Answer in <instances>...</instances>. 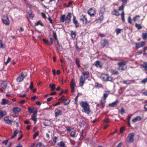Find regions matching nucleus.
Instances as JSON below:
<instances>
[{
	"mask_svg": "<svg viewBox=\"0 0 147 147\" xmlns=\"http://www.w3.org/2000/svg\"><path fill=\"white\" fill-rule=\"evenodd\" d=\"M50 41V45H52L53 44V39L52 38H49Z\"/></svg>",
	"mask_w": 147,
	"mask_h": 147,
	"instance_id": "864d4df0",
	"label": "nucleus"
},
{
	"mask_svg": "<svg viewBox=\"0 0 147 147\" xmlns=\"http://www.w3.org/2000/svg\"><path fill=\"white\" fill-rule=\"evenodd\" d=\"M11 59L10 57H8L7 61L5 62V65H7L11 61Z\"/></svg>",
	"mask_w": 147,
	"mask_h": 147,
	"instance_id": "79ce46f5",
	"label": "nucleus"
},
{
	"mask_svg": "<svg viewBox=\"0 0 147 147\" xmlns=\"http://www.w3.org/2000/svg\"><path fill=\"white\" fill-rule=\"evenodd\" d=\"M21 111V109L18 107L14 108L13 109V111L15 113L19 112Z\"/></svg>",
	"mask_w": 147,
	"mask_h": 147,
	"instance_id": "b1692460",
	"label": "nucleus"
},
{
	"mask_svg": "<svg viewBox=\"0 0 147 147\" xmlns=\"http://www.w3.org/2000/svg\"><path fill=\"white\" fill-rule=\"evenodd\" d=\"M1 104L2 105H5L6 104H9L10 103H9V101L8 100L3 98L2 100Z\"/></svg>",
	"mask_w": 147,
	"mask_h": 147,
	"instance_id": "4468645a",
	"label": "nucleus"
},
{
	"mask_svg": "<svg viewBox=\"0 0 147 147\" xmlns=\"http://www.w3.org/2000/svg\"><path fill=\"white\" fill-rule=\"evenodd\" d=\"M117 69L119 70H121V71H124L125 70L123 67H122L120 66H119L117 68Z\"/></svg>",
	"mask_w": 147,
	"mask_h": 147,
	"instance_id": "49530a36",
	"label": "nucleus"
},
{
	"mask_svg": "<svg viewBox=\"0 0 147 147\" xmlns=\"http://www.w3.org/2000/svg\"><path fill=\"white\" fill-rule=\"evenodd\" d=\"M33 88V85L32 82H31V84L30 86V88L31 90H32Z\"/></svg>",
	"mask_w": 147,
	"mask_h": 147,
	"instance_id": "6e6d98bb",
	"label": "nucleus"
},
{
	"mask_svg": "<svg viewBox=\"0 0 147 147\" xmlns=\"http://www.w3.org/2000/svg\"><path fill=\"white\" fill-rule=\"evenodd\" d=\"M0 48H4V46H3L2 42H1V41H0Z\"/></svg>",
	"mask_w": 147,
	"mask_h": 147,
	"instance_id": "4d7b16f0",
	"label": "nucleus"
},
{
	"mask_svg": "<svg viewBox=\"0 0 147 147\" xmlns=\"http://www.w3.org/2000/svg\"><path fill=\"white\" fill-rule=\"evenodd\" d=\"M108 94L107 93H104L103 95L104 99L105 100L108 96Z\"/></svg>",
	"mask_w": 147,
	"mask_h": 147,
	"instance_id": "a18cd8bd",
	"label": "nucleus"
},
{
	"mask_svg": "<svg viewBox=\"0 0 147 147\" xmlns=\"http://www.w3.org/2000/svg\"><path fill=\"white\" fill-rule=\"evenodd\" d=\"M48 20L51 23V24H52L53 23L52 20V19H51L50 16H49V18H48Z\"/></svg>",
	"mask_w": 147,
	"mask_h": 147,
	"instance_id": "680f3d73",
	"label": "nucleus"
},
{
	"mask_svg": "<svg viewBox=\"0 0 147 147\" xmlns=\"http://www.w3.org/2000/svg\"><path fill=\"white\" fill-rule=\"evenodd\" d=\"M73 23L75 24V26L76 28L78 27L79 26V24L78 23L77 20L76 19L75 17L74 16L73 17Z\"/></svg>",
	"mask_w": 147,
	"mask_h": 147,
	"instance_id": "f8f14e48",
	"label": "nucleus"
},
{
	"mask_svg": "<svg viewBox=\"0 0 147 147\" xmlns=\"http://www.w3.org/2000/svg\"><path fill=\"white\" fill-rule=\"evenodd\" d=\"M123 83L126 84H130V82L128 80H124L123 81Z\"/></svg>",
	"mask_w": 147,
	"mask_h": 147,
	"instance_id": "3c124183",
	"label": "nucleus"
},
{
	"mask_svg": "<svg viewBox=\"0 0 147 147\" xmlns=\"http://www.w3.org/2000/svg\"><path fill=\"white\" fill-rule=\"evenodd\" d=\"M141 119V117L139 116H138L133 119L132 121L133 122H135L138 121H140Z\"/></svg>",
	"mask_w": 147,
	"mask_h": 147,
	"instance_id": "aec40b11",
	"label": "nucleus"
},
{
	"mask_svg": "<svg viewBox=\"0 0 147 147\" xmlns=\"http://www.w3.org/2000/svg\"><path fill=\"white\" fill-rule=\"evenodd\" d=\"M65 98H64V96H63L62 97H61L58 100H62V101H64L65 100Z\"/></svg>",
	"mask_w": 147,
	"mask_h": 147,
	"instance_id": "0e129e2a",
	"label": "nucleus"
},
{
	"mask_svg": "<svg viewBox=\"0 0 147 147\" xmlns=\"http://www.w3.org/2000/svg\"><path fill=\"white\" fill-rule=\"evenodd\" d=\"M57 138V137L56 136H55L54 138L53 139V142H54L55 143H56V140Z\"/></svg>",
	"mask_w": 147,
	"mask_h": 147,
	"instance_id": "5fc2aeb1",
	"label": "nucleus"
},
{
	"mask_svg": "<svg viewBox=\"0 0 147 147\" xmlns=\"http://www.w3.org/2000/svg\"><path fill=\"white\" fill-rule=\"evenodd\" d=\"M58 47L59 50L60 51H61L63 49L62 46L60 45L59 44H58Z\"/></svg>",
	"mask_w": 147,
	"mask_h": 147,
	"instance_id": "13d9d810",
	"label": "nucleus"
},
{
	"mask_svg": "<svg viewBox=\"0 0 147 147\" xmlns=\"http://www.w3.org/2000/svg\"><path fill=\"white\" fill-rule=\"evenodd\" d=\"M106 81H111L112 80V78L111 77H108L107 76H106V79H105Z\"/></svg>",
	"mask_w": 147,
	"mask_h": 147,
	"instance_id": "473e14b6",
	"label": "nucleus"
},
{
	"mask_svg": "<svg viewBox=\"0 0 147 147\" xmlns=\"http://www.w3.org/2000/svg\"><path fill=\"white\" fill-rule=\"evenodd\" d=\"M19 135H20V136L18 138V140H20L23 137V135L22 134V131H20Z\"/></svg>",
	"mask_w": 147,
	"mask_h": 147,
	"instance_id": "e433bc0d",
	"label": "nucleus"
},
{
	"mask_svg": "<svg viewBox=\"0 0 147 147\" xmlns=\"http://www.w3.org/2000/svg\"><path fill=\"white\" fill-rule=\"evenodd\" d=\"M109 122V119H107L104 120V122L105 123H108Z\"/></svg>",
	"mask_w": 147,
	"mask_h": 147,
	"instance_id": "bf43d9fd",
	"label": "nucleus"
},
{
	"mask_svg": "<svg viewBox=\"0 0 147 147\" xmlns=\"http://www.w3.org/2000/svg\"><path fill=\"white\" fill-rule=\"evenodd\" d=\"M3 23L7 25H8L9 24V21L8 19V17L7 16L4 17L2 19Z\"/></svg>",
	"mask_w": 147,
	"mask_h": 147,
	"instance_id": "39448f33",
	"label": "nucleus"
},
{
	"mask_svg": "<svg viewBox=\"0 0 147 147\" xmlns=\"http://www.w3.org/2000/svg\"><path fill=\"white\" fill-rule=\"evenodd\" d=\"M135 135V133L133 132L128 134L127 138V141L129 143L132 142L134 140V138Z\"/></svg>",
	"mask_w": 147,
	"mask_h": 147,
	"instance_id": "f03ea898",
	"label": "nucleus"
},
{
	"mask_svg": "<svg viewBox=\"0 0 147 147\" xmlns=\"http://www.w3.org/2000/svg\"><path fill=\"white\" fill-rule=\"evenodd\" d=\"M82 74H83L85 78H86L87 79L88 77V74L89 72L88 71H84L83 72H82Z\"/></svg>",
	"mask_w": 147,
	"mask_h": 147,
	"instance_id": "412c9836",
	"label": "nucleus"
},
{
	"mask_svg": "<svg viewBox=\"0 0 147 147\" xmlns=\"http://www.w3.org/2000/svg\"><path fill=\"white\" fill-rule=\"evenodd\" d=\"M64 100V104L65 105H67L69 103V100L65 98V100Z\"/></svg>",
	"mask_w": 147,
	"mask_h": 147,
	"instance_id": "72a5a7b5",
	"label": "nucleus"
},
{
	"mask_svg": "<svg viewBox=\"0 0 147 147\" xmlns=\"http://www.w3.org/2000/svg\"><path fill=\"white\" fill-rule=\"evenodd\" d=\"M65 15H63L61 16L60 18V20L62 22H64L65 20Z\"/></svg>",
	"mask_w": 147,
	"mask_h": 147,
	"instance_id": "393cba45",
	"label": "nucleus"
},
{
	"mask_svg": "<svg viewBox=\"0 0 147 147\" xmlns=\"http://www.w3.org/2000/svg\"><path fill=\"white\" fill-rule=\"evenodd\" d=\"M142 67L147 71V64L142 65Z\"/></svg>",
	"mask_w": 147,
	"mask_h": 147,
	"instance_id": "052dcab7",
	"label": "nucleus"
},
{
	"mask_svg": "<svg viewBox=\"0 0 147 147\" xmlns=\"http://www.w3.org/2000/svg\"><path fill=\"white\" fill-rule=\"evenodd\" d=\"M84 82V79L82 76H81L80 78V86H82Z\"/></svg>",
	"mask_w": 147,
	"mask_h": 147,
	"instance_id": "2eb2a0df",
	"label": "nucleus"
},
{
	"mask_svg": "<svg viewBox=\"0 0 147 147\" xmlns=\"http://www.w3.org/2000/svg\"><path fill=\"white\" fill-rule=\"evenodd\" d=\"M53 98V97H49V98H48L47 99V102L50 101Z\"/></svg>",
	"mask_w": 147,
	"mask_h": 147,
	"instance_id": "774afa93",
	"label": "nucleus"
},
{
	"mask_svg": "<svg viewBox=\"0 0 147 147\" xmlns=\"http://www.w3.org/2000/svg\"><path fill=\"white\" fill-rule=\"evenodd\" d=\"M61 147H65V145L64 142L63 141H61L58 144Z\"/></svg>",
	"mask_w": 147,
	"mask_h": 147,
	"instance_id": "cd10ccee",
	"label": "nucleus"
},
{
	"mask_svg": "<svg viewBox=\"0 0 147 147\" xmlns=\"http://www.w3.org/2000/svg\"><path fill=\"white\" fill-rule=\"evenodd\" d=\"M127 62L125 61H122L121 62H119L117 63V65L119 66L122 67H123L126 64Z\"/></svg>",
	"mask_w": 147,
	"mask_h": 147,
	"instance_id": "dca6fc26",
	"label": "nucleus"
},
{
	"mask_svg": "<svg viewBox=\"0 0 147 147\" xmlns=\"http://www.w3.org/2000/svg\"><path fill=\"white\" fill-rule=\"evenodd\" d=\"M135 26L138 30L142 28V27L141 26V25L140 24L136 23Z\"/></svg>",
	"mask_w": 147,
	"mask_h": 147,
	"instance_id": "c85d7f7f",
	"label": "nucleus"
},
{
	"mask_svg": "<svg viewBox=\"0 0 147 147\" xmlns=\"http://www.w3.org/2000/svg\"><path fill=\"white\" fill-rule=\"evenodd\" d=\"M38 132H36L33 136V138L35 139L36 137L38 136Z\"/></svg>",
	"mask_w": 147,
	"mask_h": 147,
	"instance_id": "37998d69",
	"label": "nucleus"
},
{
	"mask_svg": "<svg viewBox=\"0 0 147 147\" xmlns=\"http://www.w3.org/2000/svg\"><path fill=\"white\" fill-rule=\"evenodd\" d=\"M113 12H115V13H114V14L116 15V16H118L120 15L119 13L115 10H114Z\"/></svg>",
	"mask_w": 147,
	"mask_h": 147,
	"instance_id": "ea45409f",
	"label": "nucleus"
},
{
	"mask_svg": "<svg viewBox=\"0 0 147 147\" xmlns=\"http://www.w3.org/2000/svg\"><path fill=\"white\" fill-rule=\"evenodd\" d=\"M128 22L129 23L131 24L132 23V22L131 21V18L130 16H129L128 19Z\"/></svg>",
	"mask_w": 147,
	"mask_h": 147,
	"instance_id": "09e8293b",
	"label": "nucleus"
},
{
	"mask_svg": "<svg viewBox=\"0 0 147 147\" xmlns=\"http://www.w3.org/2000/svg\"><path fill=\"white\" fill-rule=\"evenodd\" d=\"M55 116L57 117L61 115L62 111L58 109H56L55 111Z\"/></svg>",
	"mask_w": 147,
	"mask_h": 147,
	"instance_id": "6e6552de",
	"label": "nucleus"
},
{
	"mask_svg": "<svg viewBox=\"0 0 147 147\" xmlns=\"http://www.w3.org/2000/svg\"><path fill=\"white\" fill-rule=\"evenodd\" d=\"M105 11V8L103 7H101L99 10V14L101 16L100 17L101 20H102L103 19V16H102V14Z\"/></svg>",
	"mask_w": 147,
	"mask_h": 147,
	"instance_id": "1a4fd4ad",
	"label": "nucleus"
},
{
	"mask_svg": "<svg viewBox=\"0 0 147 147\" xmlns=\"http://www.w3.org/2000/svg\"><path fill=\"white\" fill-rule=\"evenodd\" d=\"M76 84L74 80L72 79L70 83V86L71 89V92H73L74 91V87Z\"/></svg>",
	"mask_w": 147,
	"mask_h": 147,
	"instance_id": "423d86ee",
	"label": "nucleus"
},
{
	"mask_svg": "<svg viewBox=\"0 0 147 147\" xmlns=\"http://www.w3.org/2000/svg\"><path fill=\"white\" fill-rule=\"evenodd\" d=\"M71 37L72 38H74L76 36V34L75 32H73V31H72L71 32Z\"/></svg>",
	"mask_w": 147,
	"mask_h": 147,
	"instance_id": "4c0bfd02",
	"label": "nucleus"
},
{
	"mask_svg": "<svg viewBox=\"0 0 147 147\" xmlns=\"http://www.w3.org/2000/svg\"><path fill=\"white\" fill-rule=\"evenodd\" d=\"M27 75V73L24 72L22 73L20 76H19L17 79V81L18 82H21L22 81L24 78L26 77Z\"/></svg>",
	"mask_w": 147,
	"mask_h": 147,
	"instance_id": "7ed1b4c3",
	"label": "nucleus"
},
{
	"mask_svg": "<svg viewBox=\"0 0 147 147\" xmlns=\"http://www.w3.org/2000/svg\"><path fill=\"white\" fill-rule=\"evenodd\" d=\"M142 38L144 40H147V33H143Z\"/></svg>",
	"mask_w": 147,
	"mask_h": 147,
	"instance_id": "5701e85b",
	"label": "nucleus"
},
{
	"mask_svg": "<svg viewBox=\"0 0 147 147\" xmlns=\"http://www.w3.org/2000/svg\"><path fill=\"white\" fill-rule=\"evenodd\" d=\"M125 129V127H121L120 129V132L121 133H123Z\"/></svg>",
	"mask_w": 147,
	"mask_h": 147,
	"instance_id": "de8ad7c7",
	"label": "nucleus"
},
{
	"mask_svg": "<svg viewBox=\"0 0 147 147\" xmlns=\"http://www.w3.org/2000/svg\"><path fill=\"white\" fill-rule=\"evenodd\" d=\"M71 13H68L65 18V22L69 23L71 21Z\"/></svg>",
	"mask_w": 147,
	"mask_h": 147,
	"instance_id": "0eeeda50",
	"label": "nucleus"
},
{
	"mask_svg": "<svg viewBox=\"0 0 147 147\" xmlns=\"http://www.w3.org/2000/svg\"><path fill=\"white\" fill-rule=\"evenodd\" d=\"M84 16H81L80 17V21H82V22L83 21V19H84Z\"/></svg>",
	"mask_w": 147,
	"mask_h": 147,
	"instance_id": "69168bd1",
	"label": "nucleus"
},
{
	"mask_svg": "<svg viewBox=\"0 0 147 147\" xmlns=\"http://www.w3.org/2000/svg\"><path fill=\"white\" fill-rule=\"evenodd\" d=\"M42 16L43 17V18L45 19H46V18L45 14L43 13H42Z\"/></svg>",
	"mask_w": 147,
	"mask_h": 147,
	"instance_id": "e2e57ef3",
	"label": "nucleus"
},
{
	"mask_svg": "<svg viewBox=\"0 0 147 147\" xmlns=\"http://www.w3.org/2000/svg\"><path fill=\"white\" fill-rule=\"evenodd\" d=\"M6 112L5 111H0V119L6 114Z\"/></svg>",
	"mask_w": 147,
	"mask_h": 147,
	"instance_id": "6ab92c4d",
	"label": "nucleus"
},
{
	"mask_svg": "<svg viewBox=\"0 0 147 147\" xmlns=\"http://www.w3.org/2000/svg\"><path fill=\"white\" fill-rule=\"evenodd\" d=\"M112 73L114 74L118 75L119 74V73L117 71L113 70L112 71Z\"/></svg>",
	"mask_w": 147,
	"mask_h": 147,
	"instance_id": "8fccbe9b",
	"label": "nucleus"
},
{
	"mask_svg": "<svg viewBox=\"0 0 147 147\" xmlns=\"http://www.w3.org/2000/svg\"><path fill=\"white\" fill-rule=\"evenodd\" d=\"M49 87L51 88V90L53 91L55 89V85L54 84H50L49 85Z\"/></svg>",
	"mask_w": 147,
	"mask_h": 147,
	"instance_id": "4be33fe9",
	"label": "nucleus"
},
{
	"mask_svg": "<svg viewBox=\"0 0 147 147\" xmlns=\"http://www.w3.org/2000/svg\"><path fill=\"white\" fill-rule=\"evenodd\" d=\"M122 30V29H120L119 28L117 29L116 30L117 35H118L120 33Z\"/></svg>",
	"mask_w": 147,
	"mask_h": 147,
	"instance_id": "f704fd0d",
	"label": "nucleus"
},
{
	"mask_svg": "<svg viewBox=\"0 0 147 147\" xmlns=\"http://www.w3.org/2000/svg\"><path fill=\"white\" fill-rule=\"evenodd\" d=\"M33 109L30 107H28V111L30 113H32L33 111Z\"/></svg>",
	"mask_w": 147,
	"mask_h": 147,
	"instance_id": "c03bdc74",
	"label": "nucleus"
},
{
	"mask_svg": "<svg viewBox=\"0 0 147 147\" xmlns=\"http://www.w3.org/2000/svg\"><path fill=\"white\" fill-rule=\"evenodd\" d=\"M88 13L91 16H93L95 14V12L92 8H90L88 11Z\"/></svg>",
	"mask_w": 147,
	"mask_h": 147,
	"instance_id": "9d476101",
	"label": "nucleus"
},
{
	"mask_svg": "<svg viewBox=\"0 0 147 147\" xmlns=\"http://www.w3.org/2000/svg\"><path fill=\"white\" fill-rule=\"evenodd\" d=\"M119 101L118 100H117L115 102H113L112 103L109 104V106L111 107H114L119 102Z\"/></svg>",
	"mask_w": 147,
	"mask_h": 147,
	"instance_id": "a211bd4d",
	"label": "nucleus"
},
{
	"mask_svg": "<svg viewBox=\"0 0 147 147\" xmlns=\"http://www.w3.org/2000/svg\"><path fill=\"white\" fill-rule=\"evenodd\" d=\"M19 133V131H18L17 130H15L14 132V134L12 135L11 138V139L13 138L16 136L17 134Z\"/></svg>",
	"mask_w": 147,
	"mask_h": 147,
	"instance_id": "bb28decb",
	"label": "nucleus"
},
{
	"mask_svg": "<svg viewBox=\"0 0 147 147\" xmlns=\"http://www.w3.org/2000/svg\"><path fill=\"white\" fill-rule=\"evenodd\" d=\"M81 107L83 108L82 111L87 114H89L90 111L88 107V104L87 102H82L80 103Z\"/></svg>",
	"mask_w": 147,
	"mask_h": 147,
	"instance_id": "f257e3e1",
	"label": "nucleus"
},
{
	"mask_svg": "<svg viewBox=\"0 0 147 147\" xmlns=\"http://www.w3.org/2000/svg\"><path fill=\"white\" fill-rule=\"evenodd\" d=\"M36 147H44V145L42 143L39 142L37 144Z\"/></svg>",
	"mask_w": 147,
	"mask_h": 147,
	"instance_id": "c756f323",
	"label": "nucleus"
},
{
	"mask_svg": "<svg viewBox=\"0 0 147 147\" xmlns=\"http://www.w3.org/2000/svg\"><path fill=\"white\" fill-rule=\"evenodd\" d=\"M147 82V78H146L141 81V83H145Z\"/></svg>",
	"mask_w": 147,
	"mask_h": 147,
	"instance_id": "603ef678",
	"label": "nucleus"
},
{
	"mask_svg": "<svg viewBox=\"0 0 147 147\" xmlns=\"http://www.w3.org/2000/svg\"><path fill=\"white\" fill-rule=\"evenodd\" d=\"M125 13L123 11L121 13V19L123 22H125V19L124 18Z\"/></svg>",
	"mask_w": 147,
	"mask_h": 147,
	"instance_id": "2f4dec72",
	"label": "nucleus"
},
{
	"mask_svg": "<svg viewBox=\"0 0 147 147\" xmlns=\"http://www.w3.org/2000/svg\"><path fill=\"white\" fill-rule=\"evenodd\" d=\"M76 132L75 131H72L70 134V136L72 137H75Z\"/></svg>",
	"mask_w": 147,
	"mask_h": 147,
	"instance_id": "c9c22d12",
	"label": "nucleus"
},
{
	"mask_svg": "<svg viewBox=\"0 0 147 147\" xmlns=\"http://www.w3.org/2000/svg\"><path fill=\"white\" fill-rule=\"evenodd\" d=\"M95 65L96 67L100 68H102V65L101 64V62L99 61H96Z\"/></svg>",
	"mask_w": 147,
	"mask_h": 147,
	"instance_id": "ddd939ff",
	"label": "nucleus"
},
{
	"mask_svg": "<svg viewBox=\"0 0 147 147\" xmlns=\"http://www.w3.org/2000/svg\"><path fill=\"white\" fill-rule=\"evenodd\" d=\"M53 34L54 38L55 40H57V39L56 32L54 31H53Z\"/></svg>",
	"mask_w": 147,
	"mask_h": 147,
	"instance_id": "7c9ffc66",
	"label": "nucleus"
},
{
	"mask_svg": "<svg viewBox=\"0 0 147 147\" xmlns=\"http://www.w3.org/2000/svg\"><path fill=\"white\" fill-rule=\"evenodd\" d=\"M4 120L6 124H11L13 121V120L11 117L9 116H7L4 118Z\"/></svg>",
	"mask_w": 147,
	"mask_h": 147,
	"instance_id": "20e7f679",
	"label": "nucleus"
},
{
	"mask_svg": "<svg viewBox=\"0 0 147 147\" xmlns=\"http://www.w3.org/2000/svg\"><path fill=\"white\" fill-rule=\"evenodd\" d=\"M87 21L86 18V16H85L84 17V19L83 20L82 23L83 24H86L87 22Z\"/></svg>",
	"mask_w": 147,
	"mask_h": 147,
	"instance_id": "58836bf2",
	"label": "nucleus"
},
{
	"mask_svg": "<svg viewBox=\"0 0 147 147\" xmlns=\"http://www.w3.org/2000/svg\"><path fill=\"white\" fill-rule=\"evenodd\" d=\"M31 119H32L34 121V123H35L37 120L36 119V116L32 115Z\"/></svg>",
	"mask_w": 147,
	"mask_h": 147,
	"instance_id": "a878e982",
	"label": "nucleus"
},
{
	"mask_svg": "<svg viewBox=\"0 0 147 147\" xmlns=\"http://www.w3.org/2000/svg\"><path fill=\"white\" fill-rule=\"evenodd\" d=\"M145 43V42H141L138 43H136V47L137 48H139L142 47Z\"/></svg>",
	"mask_w": 147,
	"mask_h": 147,
	"instance_id": "9b49d317",
	"label": "nucleus"
},
{
	"mask_svg": "<svg viewBox=\"0 0 147 147\" xmlns=\"http://www.w3.org/2000/svg\"><path fill=\"white\" fill-rule=\"evenodd\" d=\"M7 86V83L4 81L1 84V87L3 89H5Z\"/></svg>",
	"mask_w": 147,
	"mask_h": 147,
	"instance_id": "f3484780",
	"label": "nucleus"
},
{
	"mask_svg": "<svg viewBox=\"0 0 147 147\" xmlns=\"http://www.w3.org/2000/svg\"><path fill=\"white\" fill-rule=\"evenodd\" d=\"M124 8V6L123 5V4L121 6L119 7L118 10H119V11H120V10L123 11V10Z\"/></svg>",
	"mask_w": 147,
	"mask_h": 147,
	"instance_id": "a19ab883",
	"label": "nucleus"
},
{
	"mask_svg": "<svg viewBox=\"0 0 147 147\" xmlns=\"http://www.w3.org/2000/svg\"><path fill=\"white\" fill-rule=\"evenodd\" d=\"M121 114H123V113H125V110L123 108H122L121 111Z\"/></svg>",
	"mask_w": 147,
	"mask_h": 147,
	"instance_id": "338daca9",
	"label": "nucleus"
}]
</instances>
